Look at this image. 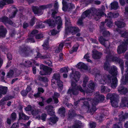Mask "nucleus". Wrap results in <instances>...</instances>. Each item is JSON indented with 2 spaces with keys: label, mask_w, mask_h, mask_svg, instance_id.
I'll list each match as a JSON object with an SVG mask.
<instances>
[{
  "label": "nucleus",
  "mask_w": 128,
  "mask_h": 128,
  "mask_svg": "<svg viewBox=\"0 0 128 128\" xmlns=\"http://www.w3.org/2000/svg\"><path fill=\"white\" fill-rule=\"evenodd\" d=\"M10 98L8 96H6L3 98L0 101V102L2 104H4L5 103L4 102L10 99Z\"/></svg>",
  "instance_id": "obj_46"
},
{
  "label": "nucleus",
  "mask_w": 128,
  "mask_h": 128,
  "mask_svg": "<svg viewBox=\"0 0 128 128\" xmlns=\"http://www.w3.org/2000/svg\"><path fill=\"white\" fill-rule=\"evenodd\" d=\"M52 6V4H50L47 5L41 6H40L39 8L37 6H33L32 7V10L34 14L40 15L42 14L43 10L51 8Z\"/></svg>",
  "instance_id": "obj_9"
},
{
  "label": "nucleus",
  "mask_w": 128,
  "mask_h": 128,
  "mask_svg": "<svg viewBox=\"0 0 128 128\" xmlns=\"http://www.w3.org/2000/svg\"><path fill=\"white\" fill-rule=\"evenodd\" d=\"M74 110H69L68 114L69 116L70 117L73 116H74Z\"/></svg>",
  "instance_id": "obj_59"
},
{
  "label": "nucleus",
  "mask_w": 128,
  "mask_h": 128,
  "mask_svg": "<svg viewBox=\"0 0 128 128\" xmlns=\"http://www.w3.org/2000/svg\"><path fill=\"white\" fill-rule=\"evenodd\" d=\"M115 24L118 28H122L125 26V24L122 22L120 21L116 22H115Z\"/></svg>",
  "instance_id": "obj_36"
},
{
  "label": "nucleus",
  "mask_w": 128,
  "mask_h": 128,
  "mask_svg": "<svg viewBox=\"0 0 128 128\" xmlns=\"http://www.w3.org/2000/svg\"><path fill=\"white\" fill-rule=\"evenodd\" d=\"M110 5L111 9L116 10L119 8L118 3L117 2H114L111 3Z\"/></svg>",
  "instance_id": "obj_33"
},
{
  "label": "nucleus",
  "mask_w": 128,
  "mask_h": 128,
  "mask_svg": "<svg viewBox=\"0 0 128 128\" xmlns=\"http://www.w3.org/2000/svg\"><path fill=\"white\" fill-rule=\"evenodd\" d=\"M66 112L65 109L64 108L62 107L60 108L58 110V112L60 114L64 116V114Z\"/></svg>",
  "instance_id": "obj_41"
},
{
  "label": "nucleus",
  "mask_w": 128,
  "mask_h": 128,
  "mask_svg": "<svg viewBox=\"0 0 128 128\" xmlns=\"http://www.w3.org/2000/svg\"><path fill=\"white\" fill-rule=\"evenodd\" d=\"M49 40L48 39H47V40H46L44 44L42 45L43 48L45 50H46L49 48V46L48 45V41Z\"/></svg>",
  "instance_id": "obj_40"
},
{
  "label": "nucleus",
  "mask_w": 128,
  "mask_h": 128,
  "mask_svg": "<svg viewBox=\"0 0 128 128\" xmlns=\"http://www.w3.org/2000/svg\"><path fill=\"white\" fill-rule=\"evenodd\" d=\"M126 71L125 82L123 84H128V60L126 62Z\"/></svg>",
  "instance_id": "obj_26"
},
{
  "label": "nucleus",
  "mask_w": 128,
  "mask_h": 128,
  "mask_svg": "<svg viewBox=\"0 0 128 128\" xmlns=\"http://www.w3.org/2000/svg\"><path fill=\"white\" fill-rule=\"evenodd\" d=\"M0 21L4 22L5 24H8L12 25L13 24L12 21L6 17H4L0 18Z\"/></svg>",
  "instance_id": "obj_16"
},
{
  "label": "nucleus",
  "mask_w": 128,
  "mask_h": 128,
  "mask_svg": "<svg viewBox=\"0 0 128 128\" xmlns=\"http://www.w3.org/2000/svg\"><path fill=\"white\" fill-rule=\"evenodd\" d=\"M118 91L120 94H125L127 92L128 90L126 88L120 85L118 88Z\"/></svg>",
  "instance_id": "obj_21"
},
{
  "label": "nucleus",
  "mask_w": 128,
  "mask_h": 128,
  "mask_svg": "<svg viewBox=\"0 0 128 128\" xmlns=\"http://www.w3.org/2000/svg\"><path fill=\"white\" fill-rule=\"evenodd\" d=\"M105 53L106 54V60L109 61L112 60L120 64L121 70L122 72V71L124 69L123 61L115 56L116 54L113 51L110 50L109 48L107 49Z\"/></svg>",
  "instance_id": "obj_5"
},
{
  "label": "nucleus",
  "mask_w": 128,
  "mask_h": 128,
  "mask_svg": "<svg viewBox=\"0 0 128 128\" xmlns=\"http://www.w3.org/2000/svg\"><path fill=\"white\" fill-rule=\"evenodd\" d=\"M19 119L20 120L21 119H23V120H28L29 119V117L26 115L22 113H20L19 114Z\"/></svg>",
  "instance_id": "obj_37"
},
{
  "label": "nucleus",
  "mask_w": 128,
  "mask_h": 128,
  "mask_svg": "<svg viewBox=\"0 0 128 128\" xmlns=\"http://www.w3.org/2000/svg\"><path fill=\"white\" fill-rule=\"evenodd\" d=\"M68 67H64L61 68L60 71L61 72H68Z\"/></svg>",
  "instance_id": "obj_47"
},
{
  "label": "nucleus",
  "mask_w": 128,
  "mask_h": 128,
  "mask_svg": "<svg viewBox=\"0 0 128 128\" xmlns=\"http://www.w3.org/2000/svg\"><path fill=\"white\" fill-rule=\"evenodd\" d=\"M28 93V92L26 90H23L21 92L22 95L23 96H26Z\"/></svg>",
  "instance_id": "obj_61"
},
{
  "label": "nucleus",
  "mask_w": 128,
  "mask_h": 128,
  "mask_svg": "<svg viewBox=\"0 0 128 128\" xmlns=\"http://www.w3.org/2000/svg\"><path fill=\"white\" fill-rule=\"evenodd\" d=\"M59 32H60V30L57 31L54 30H53L50 31V32H49V34L50 35H55L58 33Z\"/></svg>",
  "instance_id": "obj_48"
},
{
  "label": "nucleus",
  "mask_w": 128,
  "mask_h": 128,
  "mask_svg": "<svg viewBox=\"0 0 128 128\" xmlns=\"http://www.w3.org/2000/svg\"><path fill=\"white\" fill-rule=\"evenodd\" d=\"M18 124L17 123H14L11 126V128H18Z\"/></svg>",
  "instance_id": "obj_62"
},
{
  "label": "nucleus",
  "mask_w": 128,
  "mask_h": 128,
  "mask_svg": "<svg viewBox=\"0 0 128 128\" xmlns=\"http://www.w3.org/2000/svg\"><path fill=\"white\" fill-rule=\"evenodd\" d=\"M92 15V14L91 13L90 10H86L82 14L81 18L83 19L87 16L88 18H90V16Z\"/></svg>",
  "instance_id": "obj_24"
},
{
  "label": "nucleus",
  "mask_w": 128,
  "mask_h": 128,
  "mask_svg": "<svg viewBox=\"0 0 128 128\" xmlns=\"http://www.w3.org/2000/svg\"><path fill=\"white\" fill-rule=\"evenodd\" d=\"M7 88L6 86H0V98L2 96V94H6L7 90Z\"/></svg>",
  "instance_id": "obj_27"
},
{
  "label": "nucleus",
  "mask_w": 128,
  "mask_h": 128,
  "mask_svg": "<svg viewBox=\"0 0 128 128\" xmlns=\"http://www.w3.org/2000/svg\"><path fill=\"white\" fill-rule=\"evenodd\" d=\"M83 20L82 18L79 19L78 21V25L81 26L82 24V20Z\"/></svg>",
  "instance_id": "obj_64"
},
{
  "label": "nucleus",
  "mask_w": 128,
  "mask_h": 128,
  "mask_svg": "<svg viewBox=\"0 0 128 128\" xmlns=\"http://www.w3.org/2000/svg\"><path fill=\"white\" fill-rule=\"evenodd\" d=\"M105 8L104 6H102L99 8H93L92 10L93 12V14L92 16L95 18L96 20H98L100 18L101 16H106L104 13Z\"/></svg>",
  "instance_id": "obj_6"
},
{
  "label": "nucleus",
  "mask_w": 128,
  "mask_h": 128,
  "mask_svg": "<svg viewBox=\"0 0 128 128\" xmlns=\"http://www.w3.org/2000/svg\"><path fill=\"white\" fill-rule=\"evenodd\" d=\"M99 40L102 44L106 46L105 45V42L107 41V40L104 38L102 36H101L99 39Z\"/></svg>",
  "instance_id": "obj_42"
},
{
  "label": "nucleus",
  "mask_w": 128,
  "mask_h": 128,
  "mask_svg": "<svg viewBox=\"0 0 128 128\" xmlns=\"http://www.w3.org/2000/svg\"><path fill=\"white\" fill-rule=\"evenodd\" d=\"M21 51L24 52L25 53L27 54L28 55V54H30L32 53V51L30 50L29 47L28 46H26L24 48L22 46L20 48Z\"/></svg>",
  "instance_id": "obj_18"
},
{
  "label": "nucleus",
  "mask_w": 128,
  "mask_h": 128,
  "mask_svg": "<svg viewBox=\"0 0 128 128\" xmlns=\"http://www.w3.org/2000/svg\"><path fill=\"white\" fill-rule=\"evenodd\" d=\"M72 73L70 75V78L71 79V86L69 89L67 93L70 94H72L76 95L78 94V91L79 90L82 92H84V93L86 92L87 95L91 96L92 95V90H94L95 86L94 83L91 80L90 81L88 85L89 89H88L84 92L80 86H77L76 84L79 80L80 78V73L72 69Z\"/></svg>",
  "instance_id": "obj_2"
},
{
  "label": "nucleus",
  "mask_w": 128,
  "mask_h": 128,
  "mask_svg": "<svg viewBox=\"0 0 128 128\" xmlns=\"http://www.w3.org/2000/svg\"><path fill=\"white\" fill-rule=\"evenodd\" d=\"M84 124L80 121H76L75 122L74 124L70 127L69 128H81L83 127Z\"/></svg>",
  "instance_id": "obj_15"
},
{
  "label": "nucleus",
  "mask_w": 128,
  "mask_h": 128,
  "mask_svg": "<svg viewBox=\"0 0 128 128\" xmlns=\"http://www.w3.org/2000/svg\"><path fill=\"white\" fill-rule=\"evenodd\" d=\"M67 29H66V30L67 32L69 31L72 34H75L76 33L79 31L80 30L79 28L77 27H74L71 26L69 28H67Z\"/></svg>",
  "instance_id": "obj_11"
},
{
  "label": "nucleus",
  "mask_w": 128,
  "mask_h": 128,
  "mask_svg": "<svg viewBox=\"0 0 128 128\" xmlns=\"http://www.w3.org/2000/svg\"><path fill=\"white\" fill-rule=\"evenodd\" d=\"M107 22V26L109 27H111L112 25V22L111 20L106 19L105 22H102L100 26V28H102V26H103L105 23Z\"/></svg>",
  "instance_id": "obj_25"
},
{
  "label": "nucleus",
  "mask_w": 128,
  "mask_h": 128,
  "mask_svg": "<svg viewBox=\"0 0 128 128\" xmlns=\"http://www.w3.org/2000/svg\"><path fill=\"white\" fill-rule=\"evenodd\" d=\"M116 31L121 34V37L126 38L124 40V43L123 42L118 47V52L119 54H120L124 52L127 49V44H128V31H123L119 29H117Z\"/></svg>",
  "instance_id": "obj_4"
},
{
  "label": "nucleus",
  "mask_w": 128,
  "mask_h": 128,
  "mask_svg": "<svg viewBox=\"0 0 128 128\" xmlns=\"http://www.w3.org/2000/svg\"><path fill=\"white\" fill-rule=\"evenodd\" d=\"M43 37V34H38L35 36V38L36 39H39L42 38Z\"/></svg>",
  "instance_id": "obj_56"
},
{
  "label": "nucleus",
  "mask_w": 128,
  "mask_h": 128,
  "mask_svg": "<svg viewBox=\"0 0 128 128\" xmlns=\"http://www.w3.org/2000/svg\"><path fill=\"white\" fill-rule=\"evenodd\" d=\"M50 57V55H42L39 53L37 54V56H34L35 58H40L42 59L48 58Z\"/></svg>",
  "instance_id": "obj_28"
},
{
  "label": "nucleus",
  "mask_w": 128,
  "mask_h": 128,
  "mask_svg": "<svg viewBox=\"0 0 128 128\" xmlns=\"http://www.w3.org/2000/svg\"><path fill=\"white\" fill-rule=\"evenodd\" d=\"M118 97V95L116 94H109L107 95L106 98L107 100L110 99L112 106L116 108L118 106V103L119 100Z\"/></svg>",
  "instance_id": "obj_8"
},
{
  "label": "nucleus",
  "mask_w": 128,
  "mask_h": 128,
  "mask_svg": "<svg viewBox=\"0 0 128 128\" xmlns=\"http://www.w3.org/2000/svg\"><path fill=\"white\" fill-rule=\"evenodd\" d=\"M32 115L35 116L36 119L40 120V112L39 110H33L32 112Z\"/></svg>",
  "instance_id": "obj_22"
},
{
  "label": "nucleus",
  "mask_w": 128,
  "mask_h": 128,
  "mask_svg": "<svg viewBox=\"0 0 128 128\" xmlns=\"http://www.w3.org/2000/svg\"><path fill=\"white\" fill-rule=\"evenodd\" d=\"M88 101H90L91 100V99L90 98H80V100H78L77 102H74V104L76 106L78 104V102H80V100H86Z\"/></svg>",
  "instance_id": "obj_45"
},
{
  "label": "nucleus",
  "mask_w": 128,
  "mask_h": 128,
  "mask_svg": "<svg viewBox=\"0 0 128 128\" xmlns=\"http://www.w3.org/2000/svg\"><path fill=\"white\" fill-rule=\"evenodd\" d=\"M57 84L58 86V90L60 92L61 91L63 88L62 82L60 80H58L57 81Z\"/></svg>",
  "instance_id": "obj_38"
},
{
  "label": "nucleus",
  "mask_w": 128,
  "mask_h": 128,
  "mask_svg": "<svg viewBox=\"0 0 128 128\" xmlns=\"http://www.w3.org/2000/svg\"><path fill=\"white\" fill-rule=\"evenodd\" d=\"M60 76L59 73H55L52 76L53 79L51 80V82L52 83L54 84V79L57 80H60Z\"/></svg>",
  "instance_id": "obj_30"
},
{
  "label": "nucleus",
  "mask_w": 128,
  "mask_h": 128,
  "mask_svg": "<svg viewBox=\"0 0 128 128\" xmlns=\"http://www.w3.org/2000/svg\"><path fill=\"white\" fill-rule=\"evenodd\" d=\"M58 120V118L56 116L53 117H51L47 119V121L49 124L52 125L56 124Z\"/></svg>",
  "instance_id": "obj_13"
},
{
  "label": "nucleus",
  "mask_w": 128,
  "mask_h": 128,
  "mask_svg": "<svg viewBox=\"0 0 128 128\" xmlns=\"http://www.w3.org/2000/svg\"><path fill=\"white\" fill-rule=\"evenodd\" d=\"M32 62L35 64V62L32 60H27L25 62L24 66L27 67H31Z\"/></svg>",
  "instance_id": "obj_32"
},
{
  "label": "nucleus",
  "mask_w": 128,
  "mask_h": 128,
  "mask_svg": "<svg viewBox=\"0 0 128 128\" xmlns=\"http://www.w3.org/2000/svg\"><path fill=\"white\" fill-rule=\"evenodd\" d=\"M103 35L105 36H110V34L108 31L105 30L103 33Z\"/></svg>",
  "instance_id": "obj_54"
},
{
  "label": "nucleus",
  "mask_w": 128,
  "mask_h": 128,
  "mask_svg": "<svg viewBox=\"0 0 128 128\" xmlns=\"http://www.w3.org/2000/svg\"><path fill=\"white\" fill-rule=\"evenodd\" d=\"M64 44L63 43H61L59 44V46L55 50V52L58 53L60 52Z\"/></svg>",
  "instance_id": "obj_39"
},
{
  "label": "nucleus",
  "mask_w": 128,
  "mask_h": 128,
  "mask_svg": "<svg viewBox=\"0 0 128 128\" xmlns=\"http://www.w3.org/2000/svg\"><path fill=\"white\" fill-rule=\"evenodd\" d=\"M110 91V89L107 88H106L105 86L102 85L101 87V92H109Z\"/></svg>",
  "instance_id": "obj_43"
},
{
  "label": "nucleus",
  "mask_w": 128,
  "mask_h": 128,
  "mask_svg": "<svg viewBox=\"0 0 128 128\" xmlns=\"http://www.w3.org/2000/svg\"><path fill=\"white\" fill-rule=\"evenodd\" d=\"M76 67L78 68H83L84 70H87L88 67L84 64L82 62H80L76 65Z\"/></svg>",
  "instance_id": "obj_31"
},
{
  "label": "nucleus",
  "mask_w": 128,
  "mask_h": 128,
  "mask_svg": "<svg viewBox=\"0 0 128 128\" xmlns=\"http://www.w3.org/2000/svg\"><path fill=\"white\" fill-rule=\"evenodd\" d=\"M120 104L121 106L122 107L128 106V98L122 97Z\"/></svg>",
  "instance_id": "obj_14"
},
{
  "label": "nucleus",
  "mask_w": 128,
  "mask_h": 128,
  "mask_svg": "<svg viewBox=\"0 0 128 128\" xmlns=\"http://www.w3.org/2000/svg\"><path fill=\"white\" fill-rule=\"evenodd\" d=\"M78 45L77 44L74 46L70 51V54H72L75 52H76L78 48Z\"/></svg>",
  "instance_id": "obj_44"
},
{
  "label": "nucleus",
  "mask_w": 128,
  "mask_h": 128,
  "mask_svg": "<svg viewBox=\"0 0 128 128\" xmlns=\"http://www.w3.org/2000/svg\"><path fill=\"white\" fill-rule=\"evenodd\" d=\"M52 68L48 66H45L43 70L45 72L44 74L42 73L41 72H40V74L42 75H45L50 74L52 72Z\"/></svg>",
  "instance_id": "obj_17"
},
{
  "label": "nucleus",
  "mask_w": 128,
  "mask_h": 128,
  "mask_svg": "<svg viewBox=\"0 0 128 128\" xmlns=\"http://www.w3.org/2000/svg\"><path fill=\"white\" fill-rule=\"evenodd\" d=\"M88 80V77L87 76H85L84 78L83 81L82 86L83 87H85L86 85V83Z\"/></svg>",
  "instance_id": "obj_49"
},
{
  "label": "nucleus",
  "mask_w": 128,
  "mask_h": 128,
  "mask_svg": "<svg viewBox=\"0 0 128 128\" xmlns=\"http://www.w3.org/2000/svg\"><path fill=\"white\" fill-rule=\"evenodd\" d=\"M16 117V114L14 113H12L11 115V118L13 120L15 119Z\"/></svg>",
  "instance_id": "obj_63"
},
{
  "label": "nucleus",
  "mask_w": 128,
  "mask_h": 128,
  "mask_svg": "<svg viewBox=\"0 0 128 128\" xmlns=\"http://www.w3.org/2000/svg\"><path fill=\"white\" fill-rule=\"evenodd\" d=\"M14 74V72L12 70H10L9 72L8 73L6 76L8 78H10Z\"/></svg>",
  "instance_id": "obj_51"
},
{
  "label": "nucleus",
  "mask_w": 128,
  "mask_h": 128,
  "mask_svg": "<svg viewBox=\"0 0 128 128\" xmlns=\"http://www.w3.org/2000/svg\"><path fill=\"white\" fill-rule=\"evenodd\" d=\"M68 0H62V3L63 6L62 10L65 11L69 10L70 9L75 8L74 5L70 3H68L67 2Z\"/></svg>",
  "instance_id": "obj_10"
},
{
  "label": "nucleus",
  "mask_w": 128,
  "mask_h": 128,
  "mask_svg": "<svg viewBox=\"0 0 128 128\" xmlns=\"http://www.w3.org/2000/svg\"><path fill=\"white\" fill-rule=\"evenodd\" d=\"M104 68L106 70L108 71L112 75V76L110 77L106 74L101 75L96 72L98 71L96 69L91 70L90 72L93 74H95V78L98 80L100 84H104L107 83L109 84L111 87L115 88L117 86V80L116 76L117 74V68L114 66L111 67L108 63H104Z\"/></svg>",
  "instance_id": "obj_1"
},
{
  "label": "nucleus",
  "mask_w": 128,
  "mask_h": 128,
  "mask_svg": "<svg viewBox=\"0 0 128 128\" xmlns=\"http://www.w3.org/2000/svg\"><path fill=\"white\" fill-rule=\"evenodd\" d=\"M6 32V28L2 26H0V37L4 36Z\"/></svg>",
  "instance_id": "obj_29"
},
{
  "label": "nucleus",
  "mask_w": 128,
  "mask_h": 128,
  "mask_svg": "<svg viewBox=\"0 0 128 128\" xmlns=\"http://www.w3.org/2000/svg\"><path fill=\"white\" fill-rule=\"evenodd\" d=\"M53 107L50 105L47 106L46 107V110L48 114L50 116H52L54 114V112L53 110Z\"/></svg>",
  "instance_id": "obj_19"
},
{
  "label": "nucleus",
  "mask_w": 128,
  "mask_h": 128,
  "mask_svg": "<svg viewBox=\"0 0 128 128\" xmlns=\"http://www.w3.org/2000/svg\"><path fill=\"white\" fill-rule=\"evenodd\" d=\"M47 115L45 114H42L41 116V119L43 121H44L45 120L46 117Z\"/></svg>",
  "instance_id": "obj_53"
},
{
  "label": "nucleus",
  "mask_w": 128,
  "mask_h": 128,
  "mask_svg": "<svg viewBox=\"0 0 128 128\" xmlns=\"http://www.w3.org/2000/svg\"><path fill=\"white\" fill-rule=\"evenodd\" d=\"M47 23L49 26H54L56 24H58L57 29L58 30L62 28V24L61 18L60 16H58L55 18H54L53 20H48L44 22Z\"/></svg>",
  "instance_id": "obj_7"
},
{
  "label": "nucleus",
  "mask_w": 128,
  "mask_h": 128,
  "mask_svg": "<svg viewBox=\"0 0 128 128\" xmlns=\"http://www.w3.org/2000/svg\"><path fill=\"white\" fill-rule=\"evenodd\" d=\"M89 124L90 128H94L96 126L95 123L93 122H90Z\"/></svg>",
  "instance_id": "obj_57"
},
{
  "label": "nucleus",
  "mask_w": 128,
  "mask_h": 128,
  "mask_svg": "<svg viewBox=\"0 0 128 128\" xmlns=\"http://www.w3.org/2000/svg\"><path fill=\"white\" fill-rule=\"evenodd\" d=\"M36 18L35 17H33L31 19L30 24L31 26H33L34 24L36 21Z\"/></svg>",
  "instance_id": "obj_52"
},
{
  "label": "nucleus",
  "mask_w": 128,
  "mask_h": 128,
  "mask_svg": "<svg viewBox=\"0 0 128 128\" xmlns=\"http://www.w3.org/2000/svg\"><path fill=\"white\" fill-rule=\"evenodd\" d=\"M8 12H12V14H9V17L11 18L14 17L17 12L16 8L14 7H12L10 8V9L8 10Z\"/></svg>",
  "instance_id": "obj_23"
},
{
  "label": "nucleus",
  "mask_w": 128,
  "mask_h": 128,
  "mask_svg": "<svg viewBox=\"0 0 128 128\" xmlns=\"http://www.w3.org/2000/svg\"><path fill=\"white\" fill-rule=\"evenodd\" d=\"M92 58L94 59H98L100 58L102 56V53L96 50H94L92 51Z\"/></svg>",
  "instance_id": "obj_12"
},
{
  "label": "nucleus",
  "mask_w": 128,
  "mask_h": 128,
  "mask_svg": "<svg viewBox=\"0 0 128 128\" xmlns=\"http://www.w3.org/2000/svg\"><path fill=\"white\" fill-rule=\"evenodd\" d=\"M66 20V28H68V25H70V21L69 19H67L65 18Z\"/></svg>",
  "instance_id": "obj_58"
},
{
  "label": "nucleus",
  "mask_w": 128,
  "mask_h": 128,
  "mask_svg": "<svg viewBox=\"0 0 128 128\" xmlns=\"http://www.w3.org/2000/svg\"><path fill=\"white\" fill-rule=\"evenodd\" d=\"M44 27V26L42 24V22H40V24H38L36 26V28H43Z\"/></svg>",
  "instance_id": "obj_60"
},
{
  "label": "nucleus",
  "mask_w": 128,
  "mask_h": 128,
  "mask_svg": "<svg viewBox=\"0 0 128 128\" xmlns=\"http://www.w3.org/2000/svg\"><path fill=\"white\" fill-rule=\"evenodd\" d=\"M14 2L13 0H2L0 1V8L2 7L6 4H12Z\"/></svg>",
  "instance_id": "obj_20"
},
{
  "label": "nucleus",
  "mask_w": 128,
  "mask_h": 128,
  "mask_svg": "<svg viewBox=\"0 0 128 128\" xmlns=\"http://www.w3.org/2000/svg\"><path fill=\"white\" fill-rule=\"evenodd\" d=\"M41 98L42 99V101L39 102L38 104L40 106H43L44 105V101L45 98L43 97H41Z\"/></svg>",
  "instance_id": "obj_55"
},
{
  "label": "nucleus",
  "mask_w": 128,
  "mask_h": 128,
  "mask_svg": "<svg viewBox=\"0 0 128 128\" xmlns=\"http://www.w3.org/2000/svg\"><path fill=\"white\" fill-rule=\"evenodd\" d=\"M95 95V97L91 101L92 106L91 107V109L89 107L88 102L86 101L84 102V105L82 106L83 108H87L88 109V112H90L92 114L96 110L95 106L100 102H102L104 99V96L100 94L98 92H96Z\"/></svg>",
  "instance_id": "obj_3"
},
{
  "label": "nucleus",
  "mask_w": 128,
  "mask_h": 128,
  "mask_svg": "<svg viewBox=\"0 0 128 128\" xmlns=\"http://www.w3.org/2000/svg\"><path fill=\"white\" fill-rule=\"evenodd\" d=\"M60 96L59 94L56 92H55L54 95L53 96V98L54 100L55 103L57 104L58 102V98Z\"/></svg>",
  "instance_id": "obj_34"
},
{
  "label": "nucleus",
  "mask_w": 128,
  "mask_h": 128,
  "mask_svg": "<svg viewBox=\"0 0 128 128\" xmlns=\"http://www.w3.org/2000/svg\"><path fill=\"white\" fill-rule=\"evenodd\" d=\"M121 115H119V120H122L123 119H125L128 117V114L127 113H125L123 115L124 113L122 112H121Z\"/></svg>",
  "instance_id": "obj_35"
},
{
  "label": "nucleus",
  "mask_w": 128,
  "mask_h": 128,
  "mask_svg": "<svg viewBox=\"0 0 128 128\" xmlns=\"http://www.w3.org/2000/svg\"><path fill=\"white\" fill-rule=\"evenodd\" d=\"M90 57V56L89 55V54L87 53L84 56V58L86 59V60L88 62H92V61L88 58Z\"/></svg>",
  "instance_id": "obj_50"
}]
</instances>
